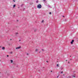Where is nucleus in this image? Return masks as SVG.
<instances>
[{
	"label": "nucleus",
	"instance_id": "obj_13",
	"mask_svg": "<svg viewBox=\"0 0 78 78\" xmlns=\"http://www.w3.org/2000/svg\"><path fill=\"white\" fill-rule=\"evenodd\" d=\"M27 55H29V54H28V53H27Z\"/></svg>",
	"mask_w": 78,
	"mask_h": 78
},
{
	"label": "nucleus",
	"instance_id": "obj_20",
	"mask_svg": "<svg viewBox=\"0 0 78 78\" xmlns=\"http://www.w3.org/2000/svg\"><path fill=\"white\" fill-rule=\"evenodd\" d=\"M68 63L69 64L70 63V62H68Z\"/></svg>",
	"mask_w": 78,
	"mask_h": 78
},
{
	"label": "nucleus",
	"instance_id": "obj_3",
	"mask_svg": "<svg viewBox=\"0 0 78 78\" xmlns=\"http://www.w3.org/2000/svg\"><path fill=\"white\" fill-rule=\"evenodd\" d=\"M38 51V49L37 48H36L35 50V52H37Z\"/></svg>",
	"mask_w": 78,
	"mask_h": 78
},
{
	"label": "nucleus",
	"instance_id": "obj_5",
	"mask_svg": "<svg viewBox=\"0 0 78 78\" xmlns=\"http://www.w3.org/2000/svg\"><path fill=\"white\" fill-rule=\"evenodd\" d=\"M2 50H5V47H2Z\"/></svg>",
	"mask_w": 78,
	"mask_h": 78
},
{
	"label": "nucleus",
	"instance_id": "obj_9",
	"mask_svg": "<svg viewBox=\"0 0 78 78\" xmlns=\"http://www.w3.org/2000/svg\"><path fill=\"white\" fill-rule=\"evenodd\" d=\"M36 31H37V30L36 29H35L34 30V32H36Z\"/></svg>",
	"mask_w": 78,
	"mask_h": 78
},
{
	"label": "nucleus",
	"instance_id": "obj_27",
	"mask_svg": "<svg viewBox=\"0 0 78 78\" xmlns=\"http://www.w3.org/2000/svg\"><path fill=\"white\" fill-rule=\"evenodd\" d=\"M12 53V52H11V53Z\"/></svg>",
	"mask_w": 78,
	"mask_h": 78
},
{
	"label": "nucleus",
	"instance_id": "obj_15",
	"mask_svg": "<svg viewBox=\"0 0 78 78\" xmlns=\"http://www.w3.org/2000/svg\"><path fill=\"white\" fill-rule=\"evenodd\" d=\"M13 2H16V1H14V0H13Z\"/></svg>",
	"mask_w": 78,
	"mask_h": 78
},
{
	"label": "nucleus",
	"instance_id": "obj_19",
	"mask_svg": "<svg viewBox=\"0 0 78 78\" xmlns=\"http://www.w3.org/2000/svg\"><path fill=\"white\" fill-rule=\"evenodd\" d=\"M47 62H48V61H46Z\"/></svg>",
	"mask_w": 78,
	"mask_h": 78
},
{
	"label": "nucleus",
	"instance_id": "obj_7",
	"mask_svg": "<svg viewBox=\"0 0 78 78\" xmlns=\"http://www.w3.org/2000/svg\"><path fill=\"white\" fill-rule=\"evenodd\" d=\"M10 61H11V63H12V62H13V61H12V60H11Z\"/></svg>",
	"mask_w": 78,
	"mask_h": 78
},
{
	"label": "nucleus",
	"instance_id": "obj_16",
	"mask_svg": "<svg viewBox=\"0 0 78 78\" xmlns=\"http://www.w3.org/2000/svg\"><path fill=\"white\" fill-rule=\"evenodd\" d=\"M49 14H51V12H49Z\"/></svg>",
	"mask_w": 78,
	"mask_h": 78
},
{
	"label": "nucleus",
	"instance_id": "obj_25",
	"mask_svg": "<svg viewBox=\"0 0 78 78\" xmlns=\"http://www.w3.org/2000/svg\"><path fill=\"white\" fill-rule=\"evenodd\" d=\"M63 17H64V16H63Z\"/></svg>",
	"mask_w": 78,
	"mask_h": 78
},
{
	"label": "nucleus",
	"instance_id": "obj_10",
	"mask_svg": "<svg viewBox=\"0 0 78 78\" xmlns=\"http://www.w3.org/2000/svg\"><path fill=\"white\" fill-rule=\"evenodd\" d=\"M44 20H43L42 22H41V23H44Z\"/></svg>",
	"mask_w": 78,
	"mask_h": 78
},
{
	"label": "nucleus",
	"instance_id": "obj_17",
	"mask_svg": "<svg viewBox=\"0 0 78 78\" xmlns=\"http://www.w3.org/2000/svg\"><path fill=\"white\" fill-rule=\"evenodd\" d=\"M42 51H44V49H42Z\"/></svg>",
	"mask_w": 78,
	"mask_h": 78
},
{
	"label": "nucleus",
	"instance_id": "obj_1",
	"mask_svg": "<svg viewBox=\"0 0 78 78\" xmlns=\"http://www.w3.org/2000/svg\"><path fill=\"white\" fill-rule=\"evenodd\" d=\"M42 7V6L41 4H38L37 6V8H39V9H41Z\"/></svg>",
	"mask_w": 78,
	"mask_h": 78
},
{
	"label": "nucleus",
	"instance_id": "obj_14",
	"mask_svg": "<svg viewBox=\"0 0 78 78\" xmlns=\"http://www.w3.org/2000/svg\"><path fill=\"white\" fill-rule=\"evenodd\" d=\"M57 67H59V65H58V64L57 65Z\"/></svg>",
	"mask_w": 78,
	"mask_h": 78
},
{
	"label": "nucleus",
	"instance_id": "obj_6",
	"mask_svg": "<svg viewBox=\"0 0 78 78\" xmlns=\"http://www.w3.org/2000/svg\"><path fill=\"white\" fill-rule=\"evenodd\" d=\"M16 35H17V34H19V33L18 32H16L15 33Z\"/></svg>",
	"mask_w": 78,
	"mask_h": 78
},
{
	"label": "nucleus",
	"instance_id": "obj_23",
	"mask_svg": "<svg viewBox=\"0 0 78 78\" xmlns=\"http://www.w3.org/2000/svg\"><path fill=\"white\" fill-rule=\"evenodd\" d=\"M73 77H74V78H75V76H73Z\"/></svg>",
	"mask_w": 78,
	"mask_h": 78
},
{
	"label": "nucleus",
	"instance_id": "obj_12",
	"mask_svg": "<svg viewBox=\"0 0 78 78\" xmlns=\"http://www.w3.org/2000/svg\"><path fill=\"white\" fill-rule=\"evenodd\" d=\"M61 73H63V71H62L61 72Z\"/></svg>",
	"mask_w": 78,
	"mask_h": 78
},
{
	"label": "nucleus",
	"instance_id": "obj_8",
	"mask_svg": "<svg viewBox=\"0 0 78 78\" xmlns=\"http://www.w3.org/2000/svg\"><path fill=\"white\" fill-rule=\"evenodd\" d=\"M15 7H16V5H14L13 6V8H15Z\"/></svg>",
	"mask_w": 78,
	"mask_h": 78
},
{
	"label": "nucleus",
	"instance_id": "obj_21",
	"mask_svg": "<svg viewBox=\"0 0 78 78\" xmlns=\"http://www.w3.org/2000/svg\"><path fill=\"white\" fill-rule=\"evenodd\" d=\"M7 57H8L9 56V55H7Z\"/></svg>",
	"mask_w": 78,
	"mask_h": 78
},
{
	"label": "nucleus",
	"instance_id": "obj_22",
	"mask_svg": "<svg viewBox=\"0 0 78 78\" xmlns=\"http://www.w3.org/2000/svg\"><path fill=\"white\" fill-rule=\"evenodd\" d=\"M44 2L45 1V0H43Z\"/></svg>",
	"mask_w": 78,
	"mask_h": 78
},
{
	"label": "nucleus",
	"instance_id": "obj_26",
	"mask_svg": "<svg viewBox=\"0 0 78 78\" xmlns=\"http://www.w3.org/2000/svg\"><path fill=\"white\" fill-rule=\"evenodd\" d=\"M67 61V60H66V61Z\"/></svg>",
	"mask_w": 78,
	"mask_h": 78
},
{
	"label": "nucleus",
	"instance_id": "obj_24",
	"mask_svg": "<svg viewBox=\"0 0 78 78\" xmlns=\"http://www.w3.org/2000/svg\"><path fill=\"white\" fill-rule=\"evenodd\" d=\"M51 72H52V71H51Z\"/></svg>",
	"mask_w": 78,
	"mask_h": 78
},
{
	"label": "nucleus",
	"instance_id": "obj_29",
	"mask_svg": "<svg viewBox=\"0 0 78 78\" xmlns=\"http://www.w3.org/2000/svg\"><path fill=\"white\" fill-rule=\"evenodd\" d=\"M58 77V76H57V78Z\"/></svg>",
	"mask_w": 78,
	"mask_h": 78
},
{
	"label": "nucleus",
	"instance_id": "obj_11",
	"mask_svg": "<svg viewBox=\"0 0 78 78\" xmlns=\"http://www.w3.org/2000/svg\"><path fill=\"white\" fill-rule=\"evenodd\" d=\"M36 2V3H38V2H39V1L38 0H37V1Z\"/></svg>",
	"mask_w": 78,
	"mask_h": 78
},
{
	"label": "nucleus",
	"instance_id": "obj_28",
	"mask_svg": "<svg viewBox=\"0 0 78 78\" xmlns=\"http://www.w3.org/2000/svg\"><path fill=\"white\" fill-rule=\"evenodd\" d=\"M70 60H72V59H71Z\"/></svg>",
	"mask_w": 78,
	"mask_h": 78
},
{
	"label": "nucleus",
	"instance_id": "obj_30",
	"mask_svg": "<svg viewBox=\"0 0 78 78\" xmlns=\"http://www.w3.org/2000/svg\"><path fill=\"white\" fill-rule=\"evenodd\" d=\"M67 78H68V77Z\"/></svg>",
	"mask_w": 78,
	"mask_h": 78
},
{
	"label": "nucleus",
	"instance_id": "obj_18",
	"mask_svg": "<svg viewBox=\"0 0 78 78\" xmlns=\"http://www.w3.org/2000/svg\"><path fill=\"white\" fill-rule=\"evenodd\" d=\"M2 47V46H0V48H1Z\"/></svg>",
	"mask_w": 78,
	"mask_h": 78
},
{
	"label": "nucleus",
	"instance_id": "obj_2",
	"mask_svg": "<svg viewBox=\"0 0 78 78\" xmlns=\"http://www.w3.org/2000/svg\"><path fill=\"white\" fill-rule=\"evenodd\" d=\"M16 49H20V48H21V46H19L17 48H16Z\"/></svg>",
	"mask_w": 78,
	"mask_h": 78
},
{
	"label": "nucleus",
	"instance_id": "obj_4",
	"mask_svg": "<svg viewBox=\"0 0 78 78\" xmlns=\"http://www.w3.org/2000/svg\"><path fill=\"white\" fill-rule=\"evenodd\" d=\"M73 42H74V40H73L71 42V44H73Z\"/></svg>",
	"mask_w": 78,
	"mask_h": 78
}]
</instances>
